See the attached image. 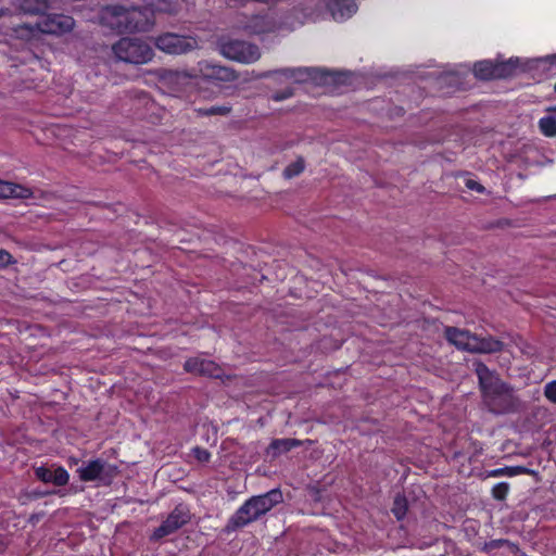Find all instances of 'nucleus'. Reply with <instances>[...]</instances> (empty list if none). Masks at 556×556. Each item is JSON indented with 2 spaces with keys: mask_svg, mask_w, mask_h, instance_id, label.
I'll return each mask as SVG.
<instances>
[{
  "mask_svg": "<svg viewBox=\"0 0 556 556\" xmlns=\"http://www.w3.org/2000/svg\"><path fill=\"white\" fill-rule=\"evenodd\" d=\"M471 353L479 354H493L504 350V342L493 338L492 336L480 337L476 334L475 341H472Z\"/></svg>",
  "mask_w": 556,
  "mask_h": 556,
  "instance_id": "obj_16",
  "label": "nucleus"
},
{
  "mask_svg": "<svg viewBox=\"0 0 556 556\" xmlns=\"http://www.w3.org/2000/svg\"><path fill=\"white\" fill-rule=\"evenodd\" d=\"M154 45L167 54H184L198 47L195 38L175 33H165L154 39Z\"/></svg>",
  "mask_w": 556,
  "mask_h": 556,
  "instance_id": "obj_7",
  "label": "nucleus"
},
{
  "mask_svg": "<svg viewBox=\"0 0 556 556\" xmlns=\"http://www.w3.org/2000/svg\"><path fill=\"white\" fill-rule=\"evenodd\" d=\"M304 168H305V161L302 156H299L294 162L289 164L283 169L282 175L286 179H291L293 177L299 176L301 173H303Z\"/></svg>",
  "mask_w": 556,
  "mask_h": 556,
  "instance_id": "obj_24",
  "label": "nucleus"
},
{
  "mask_svg": "<svg viewBox=\"0 0 556 556\" xmlns=\"http://www.w3.org/2000/svg\"><path fill=\"white\" fill-rule=\"evenodd\" d=\"M193 454L200 463H207L211 458L210 452L201 447L193 448Z\"/></svg>",
  "mask_w": 556,
  "mask_h": 556,
  "instance_id": "obj_30",
  "label": "nucleus"
},
{
  "mask_svg": "<svg viewBox=\"0 0 556 556\" xmlns=\"http://www.w3.org/2000/svg\"><path fill=\"white\" fill-rule=\"evenodd\" d=\"M444 337L456 349L471 353L476 333L457 327H445Z\"/></svg>",
  "mask_w": 556,
  "mask_h": 556,
  "instance_id": "obj_13",
  "label": "nucleus"
},
{
  "mask_svg": "<svg viewBox=\"0 0 556 556\" xmlns=\"http://www.w3.org/2000/svg\"><path fill=\"white\" fill-rule=\"evenodd\" d=\"M35 476L37 479L45 483H53L56 486H63L68 483L70 475L63 467H58L55 470H51L47 467H38L35 469Z\"/></svg>",
  "mask_w": 556,
  "mask_h": 556,
  "instance_id": "obj_15",
  "label": "nucleus"
},
{
  "mask_svg": "<svg viewBox=\"0 0 556 556\" xmlns=\"http://www.w3.org/2000/svg\"><path fill=\"white\" fill-rule=\"evenodd\" d=\"M475 374L483 405L495 415L516 412L520 407V400L514 387L501 379L496 370H491L484 363H473Z\"/></svg>",
  "mask_w": 556,
  "mask_h": 556,
  "instance_id": "obj_1",
  "label": "nucleus"
},
{
  "mask_svg": "<svg viewBox=\"0 0 556 556\" xmlns=\"http://www.w3.org/2000/svg\"><path fill=\"white\" fill-rule=\"evenodd\" d=\"M33 191L20 184L5 181L0 179V199H29Z\"/></svg>",
  "mask_w": 556,
  "mask_h": 556,
  "instance_id": "obj_17",
  "label": "nucleus"
},
{
  "mask_svg": "<svg viewBox=\"0 0 556 556\" xmlns=\"http://www.w3.org/2000/svg\"><path fill=\"white\" fill-rule=\"evenodd\" d=\"M101 24L117 33L148 31L154 25L153 10L148 5H108L102 10Z\"/></svg>",
  "mask_w": 556,
  "mask_h": 556,
  "instance_id": "obj_2",
  "label": "nucleus"
},
{
  "mask_svg": "<svg viewBox=\"0 0 556 556\" xmlns=\"http://www.w3.org/2000/svg\"><path fill=\"white\" fill-rule=\"evenodd\" d=\"M199 75L202 79L214 84L231 83L238 79L232 68L208 61L199 63Z\"/></svg>",
  "mask_w": 556,
  "mask_h": 556,
  "instance_id": "obj_10",
  "label": "nucleus"
},
{
  "mask_svg": "<svg viewBox=\"0 0 556 556\" xmlns=\"http://www.w3.org/2000/svg\"><path fill=\"white\" fill-rule=\"evenodd\" d=\"M7 549V544L3 540H0V554L4 553Z\"/></svg>",
  "mask_w": 556,
  "mask_h": 556,
  "instance_id": "obj_38",
  "label": "nucleus"
},
{
  "mask_svg": "<svg viewBox=\"0 0 556 556\" xmlns=\"http://www.w3.org/2000/svg\"><path fill=\"white\" fill-rule=\"evenodd\" d=\"M326 9L330 12L332 18L338 22L345 21L353 16L357 11V4L354 0H324Z\"/></svg>",
  "mask_w": 556,
  "mask_h": 556,
  "instance_id": "obj_14",
  "label": "nucleus"
},
{
  "mask_svg": "<svg viewBox=\"0 0 556 556\" xmlns=\"http://www.w3.org/2000/svg\"><path fill=\"white\" fill-rule=\"evenodd\" d=\"M553 58L556 59V55H554Z\"/></svg>",
  "mask_w": 556,
  "mask_h": 556,
  "instance_id": "obj_41",
  "label": "nucleus"
},
{
  "mask_svg": "<svg viewBox=\"0 0 556 556\" xmlns=\"http://www.w3.org/2000/svg\"><path fill=\"white\" fill-rule=\"evenodd\" d=\"M74 25V18L64 14H50L38 23V27L42 33L51 35L68 33L73 29Z\"/></svg>",
  "mask_w": 556,
  "mask_h": 556,
  "instance_id": "obj_11",
  "label": "nucleus"
},
{
  "mask_svg": "<svg viewBox=\"0 0 556 556\" xmlns=\"http://www.w3.org/2000/svg\"><path fill=\"white\" fill-rule=\"evenodd\" d=\"M15 7L25 14H42L48 9V0H16Z\"/></svg>",
  "mask_w": 556,
  "mask_h": 556,
  "instance_id": "obj_21",
  "label": "nucleus"
},
{
  "mask_svg": "<svg viewBox=\"0 0 556 556\" xmlns=\"http://www.w3.org/2000/svg\"><path fill=\"white\" fill-rule=\"evenodd\" d=\"M164 77L169 81H174V80L187 79L190 76L186 72L168 71Z\"/></svg>",
  "mask_w": 556,
  "mask_h": 556,
  "instance_id": "obj_31",
  "label": "nucleus"
},
{
  "mask_svg": "<svg viewBox=\"0 0 556 556\" xmlns=\"http://www.w3.org/2000/svg\"><path fill=\"white\" fill-rule=\"evenodd\" d=\"M528 470L525 467H520V466H517V467H505V475L510 476V477L519 475V473H525Z\"/></svg>",
  "mask_w": 556,
  "mask_h": 556,
  "instance_id": "obj_34",
  "label": "nucleus"
},
{
  "mask_svg": "<svg viewBox=\"0 0 556 556\" xmlns=\"http://www.w3.org/2000/svg\"><path fill=\"white\" fill-rule=\"evenodd\" d=\"M197 112L201 116L211 115H228L231 112V108L228 105H212L210 108H199Z\"/></svg>",
  "mask_w": 556,
  "mask_h": 556,
  "instance_id": "obj_26",
  "label": "nucleus"
},
{
  "mask_svg": "<svg viewBox=\"0 0 556 556\" xmlns=\"http://www.w3.org/2000/svg\"><path fill=\"white\" fill-rule=\"evenodd\" d=\"M312 70L308 67H286L274 72H268L264 76L268 77L274 74H279L287 79H292L295 83H304L311 77Z\"/></svg>",
  "mask_w": 556,
  "mask_h": 556,
  "instance_id": "obj_20",
  "label": "nucleus"
},
{
  "mask_svg": "<svg viewBox=\"0 0 556 556\" xmlns=\"http://www.w3.org/2000/svg\"><path fill=\"white\" fill-rule=\"evenodd\" d=\"M281 0H252V2H256V3H261V4H265V5H276Z\"/></svg>",
  "mask_w": 556,
  "mask_h": 556,
  "instance_id": "obj_36",
  "label": "nucleus"
},
{
  "mask_svg": "<svg viewBox=\"0 0 556 556\" xmlns=\"http://www.w3.org/2000/svg\"><path fill=\"white\" fill-rule=\"evenodd\" d=\"M504 475H505V468L494 469V470L490 471V473H489L490 477H500V476H504Z\"/></svg>",
  "mask_w": 556,
  "mask_h": 556,
  "instance_id": "obj_37",
  "label": "nucleus"
},
{
  "mask_svg": "<svg viewBox=\"0 0 556 556\" xmlns=\"http://www.w3.org/2000/svg\"><path fill=\"white\" fill-rule=\"evenodd\" d=\"M190 520V513L186 505L179 504L167 516V518L157 527L153 534V540H161L180 529Z\"/></svg>",
  "mask_w": 556,
  "mask_h": 556,
  "instance_id": "obj_8",
  "label": "nucleus"
},
{
  "mask_svg": "<svg viewBox=\"0 0 556 556\" xmlns=\"http://www.w3.org/2000/svg\"><path fill=\"white\" fill-rule=\"evenodd\" d=\"M408 509V502L403 494H396L393 501L392 513L397 520H402Z\"/></svg>",
  "mask_w": 556,
  "mask_h": 556,
  "instance_id": "obj_23",
  "label": "nucleus"
},
{
  "mask_svg": "<svg viewBox=\"0 0 556 556\" xmlns=\"http://www.w3.org/2000/svg\"><path fill=\"white\" fill-rule=\"evenodd\" d=\"M148 7L155 12L175 15L178 13V5L173 0H150Z\"/></svg>",
  "mask_w": 556,
  "mask_h": 556,
  "instance_id": "obj_22",
  "label": "nucleus"
},
{
  "mask_svg": "<svg viewBox=\"0 0 556 556\" xmlns=\"http://www.w3.org/2000/svg\"><path fill=\"white\" fill-rule=\"evenodd\" d=\"M112 51L118 61L141 65L154 58L152 47L141 38L123 37L112 46Z\"/></svg>",
  "mask_w": 556,
  "mask_h": 556,
  "instance_id": "obj_5",
  "label": "nucleus"
},
{
  "mask_svg": "<svg viewBox=\"0 0 556 556\" xmlns=\"http://www.w3.org/2000/svg\"><path fill=\"white\" fill-rule=\"evenodd\" d=\"M466 187L470 190H475L480 193H482L484 191V187L481 184H479L478 181L472 180V179H468L466 181Z\"/></svg>",
  "mask_w": 556,
  "mask_h": 556,
  "instance_id": "obj_33",
  "label": "nucleus"
},
{
  "mask_svg": "<svg viewBox=\"0 0 556 556\" xmlns=\"http://www.w3.org/2000/svg\"><path fill=\"white\" fill-rule=\"evenodd\" d=\"M295 9L286 11L260 12L252 15H240L235 27L249 36L262 37L269 34L292 31L295 28Z\"/></svg>",
  "mask_w": 556,
  "mask_h": 556,
  "instance_id": "obj_3",
  "label": "nucleus"
},
{
  "mask_svg": "<svg viewBox=\"0 0 556 556\" xmlns=\"http://www.w3.org/2000/svg\"><path fill=\"white\" fill-rule=\"evenodd\" d=\"M12 262V255L5 250L0 249V266H7Z\"/></svg>",
  "mask_w": 556,
  "mask_h": 556,
  "instance_id": "obj_32",
  "label": "nucleus"
},
{
  "mask_svg": "<svg viewBox=\"0 0 556 556\" xmlns=\"http://www.w3.org/2000/svg\"><path fill=\"white\" fill-rule=\"evenodd\" d=\"M544 395L551 403L556 404V380H553L545 384Z\"/></svg>",
  "mask_w": 556,
  "mask_h": 556,
  "instance_id": "obj_28",
  "label": "nucleus"
},
{
  "mask_svg": "<svg viewBox=\"0 0 556 556\" xmlns=\"http://www.w3.org/2000/svg\"><path fill=\"white\" fill-rule=\"evenodd\" d=\"M108 464L101 459H94L89 462L86 466L78 468L79 478L83 481H94L102 479Z\"/></svg>",
  "mask_w": 556,
  "mask_h": 556,
  "instance_id": "obj_18",
  "label": "nucleus"
},
{
  "mask_svg": "<svg viewBox=\"0 0 556 556\" xmlns=\"http://www.w3.org/2000/svg\"><path fill=\"white\" fill-rule=\"evenodd\" d=\"M507 544H509V542L504 539L491 540V541L484 543L482 551L485 553H489L495 548H500Z\"/></svg>",
  "mask_w": 556,
  "mask_h": 556,
  "instance_id": "obj_29",
  "label": "nucleus"
},
{
  "mask_svg": "<svg viewBox=\"0 0 556 556\" xmlns=\"http://www.w3.org/2000/svg\"><path fill=\"white\" fill-rule=\"evenodd\" d=\"M219 51L225 58L244 64L254 63L261 58L258 46L238 39L222 42Z\"/></svg>",
  "mask_w": 556,
  "mask_h": 556,
  "instance_id": "obj_6",
  "label": "nucleus"
},
{
  "mask_svg": "<svg viewBox=\"0 0 556 556\" xmlns=\"http://www.w3.org/2000/svg\"><path fill=\"white\" fill-rule=\"evenodd\" d=\"M8 9H0V17L7 15Z\"/></svg>",
  "mask_w": 556,
  "mask_h": 556,
  "instance_id": "obj_39",
  "label": "nucleus"
},
{
  "mask_svg": "<svg viewBox=\"0 0 556 556\" xmlns=\"http://www.w3.org/2000/svg\"><path fill=\"white\" fill-rule=\"evenodd\" d=\"M301 445V441L292 438L275 439L266 448L267 456L276 458L283 453Z\"/></svg>",
  "mask_w": 556,
  "mask_h": 556,
  "instance_id": "obj_19",
  "label": "nucleus"
},
{
  "mask_svg": "<svg viewBox=\"0 0 556 556\" xmlns=\"http://www.w3.org/2000/svg\"><path fill=\"white\" fill-rule=\"evenodd\" d=\"M518 60H508L507 62L494 64L491 61H480L475 64L473 73L480 79L504 78L513 75Z\"/></svg>",
  "mask_w": 556,
  "mask_h": 556,
  "instance_id": "obj_9",
  "label": "nucleus"
},
{
  "mask_svg": "<svg viewBox=\"0 0 556 556\" xmlns=\"http://www.w3.org/2000/svg\"><path fill=\"white\" fill-rule=\"evenodd\" d=\"M540 130L546 137H555L556 136V117L554 116H545L542 117L539 122Z\"/></svg>",
  "mask_w": 556,
  "mask_h": 556,
  "instance_id": "obj_25",
  "label": "nucleus"
},
{
  "mask_svg": "<svg viewBox=\"0 0 556 556\" xmlns=\"http://www.w3.org/2000/svg\"><path fill=\"white\" fill-rule=\"evenodd\" d=\"M554 90L556 91V84H555Z\"/></svg>",
  "mask_w": 556,
  "mask_h": 556,
  "instance_id": "obj_40",
  "label": "nucleus"
},
{
  "mask_svg": "<svg viewBox=\"0 0 556 556\" xmlns=\"http://www.w3.org/2000/svg\"><path fill=\"white\" fill-rule=\"evenodd\" d=\"M282 500V493L278 489L250 497L228 519L225 531L230 533L256 521Z\"/></svg>",
  "mask_w": 556,
  "mask_h": 556,
  "instance_id": "obj_4",
  "label": "nucleus"
},
{
  "mask_svg": "<svg viewBox=\"0 0 556 556\" xmlns=\"http://www.w3.org/2000/svg\"><path fill=\"white\" fill-rule=\"evenodd\" d=\"M292 94H293L292 90L288 89L285 91L276 92L275 94H273V99L275 101H282L285 99L292 97Z\"/></svg>",
  "mask_w": 556,
  "mask_h": 556,
  "instance_id": "obj_35",
  "label": "nucleus"
},
{
  "mask_svg": "<svg viewBox=\"0 0 556 556\" xmlns=\"http://www.w3.org/2000/svg\"><path fill=\"white\" fill-rule=\"evenodd\" d=\"M184 369L187 372L207 377H219L220 368L216 363L200 356L188 358L185 362Z\"/></svg>",
  "mask_w": 556,
  "mask_h": 556,
  "instance_id": "obj_12",
  "label": "nucleus"
},
{
  "mask_svg": "<svg viewBox=\"0 0 556 556\" xmlns=\"http://www.w3.org/2000/svg\"><path fill=\"white\" fill-rule=\"evenodd\" d=\"M509 491V485L506 482H500L495 484L492 489V496L495 500L503 501L506 498L507 493Z\"/></svg>",
  "mask_w": 556,
  "mask_h": 556,
  "instance_id": "obj_27",
  "label": "nucleus"
}]
</instances>
